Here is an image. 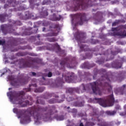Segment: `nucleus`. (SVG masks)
I'll list each match as a JSON object with an SVG mask.
<instances>
[{"mask_svg": "<svg viewBox=\"0 0 126 126\" xmlns=\"http://www.w3.org/2000/svg\"><path fill=\"white\" fill-rule=\"evenodd\" d=\"M121 22H126L124 20H116L114 22L112 23V26H116L118 25V24H120Z\"/></svg>", "mask_w": 126, "mask_h": 126, "instance_id": "5701e85b", "label": "nucleus"}, {"mask_svg": "<svg viewBox=\"0 0 126 126\" xmlns=\"http://www.w3.org/2000/svg\"><path fill=\"white\" fill-rule=\"evenodd\" d=\"M98 43H99V41L98 40H95L93 39L91 40V43L92 45H96V44H98Z\"/></svg>", "mask_w": 126, "mask_h": 126, "instance_id": "2f4dec72", "label": "nucleus"}, {"mask_svg": "<svg viewBox=\"0 0 126 126\" xmlns=\"http://www.w3.org/2000/svg\"><path fill=\"white\" fill-rule=\"evenodd\" d=\"M86 56L88 58V59H90V58H92V54L90 53H86Z\"/></svg>", "mask_w": 126, "mask_h": 126, "instance_id": "a18cd8bd", "label": "nucleus"}, {"mask_svg": "<svg viewBox=\"0 0 126 126\" xmlns=\"http://www.w3.org/2000/svg\"><path fill=\"white\" fill-rule=\"evenodd\" d=\"M97 126H112V125L105 122L102 119L97 118Z\"/></svg>", "mask_w": 126, "mask_h": 126, "instance_id": "4468645a", "label": "nucleus"}, {"mask_svg": "<svg viewBox=\"0 0 126 126\" xmlns=\"http://www.w3.org/2000/svg\"><path fill=\"white\" fill-rule=\"evenodd\" d=\"M20 18L22 20H27V19H30V18H32L34 17V15L32 13L27 11L26 12L25 16H23L22 14L19 15Z\"/></svg>", "mask_w": 126, "mask_h": 126, "instance_id": "f8f14e48", "label": "nucleus"}, {"mask_svg": "<svg viewBox=\"0 0 126 126\" xmlns=\"http://www.w3.org/2000/svg\"><path fill=\"white\" fill-rule=\"evenodd\" d=\"M72 113H77V110L76 109H73L72 110Z\"/></svg>", "mask_w": 126, "mask_h": 126, "instance_id": "864d4df0", "label": "nucleus"}, {"mask_svg": "<svg viewBox=\"0 0 126 126\" xmlns=\"http://www.w3.org/2000/svg\"><path fill=\"white\" fill-rule=\"evenodd\" d=\"M80 126H84V125H83V123H81L80 124Z\"/></svg>", "mask_w": 126, "mask_h": 126, "instance_id": "680f3d73", "label": "nucleus"}, {"mask_svg": "<svg viewBox=\"0 0 126 126\" xmlns=\"http://www.w3.org/2000/svg\"><path fill=\"white\" fill-rule=\"evenodd\" d=\"M58 33L56 32H49L45 34V37H53L54 36H57Z\"/></svg>", "mask_w": 126, "mask_h": 126, "instance_id": "393cba45", "label": "nucleus"}, {"mask_svg": "<svg viewBox=\"0 0 126 126\" xmlns=\"http://www.w3.org/2000/svg\"><path fill=\"white\" fill-rule=\"evenodd\" d=\"M60 64L62 67H64L66 65L67 67H70V64L69 63V59L68 58H65L60 63Z\"/></svg>", "mask_w": 126, "mask_h": 126, "instance_id": "ddd939ff", "label": "nucleus"}, {"mask_svg": "<svg viewBox=\"0 0 126 126\" xmlns=\"http://www.w3.org/2000/svg\"><path fill=\"white\" fill-rule=\"evenodd\" d=\"M97 8L96 9H93V11H96V10H97Z\"/></svg>", "mask_w": 126, "mask_h": 126, "instance_id": "e2e57ef3", "label": "nucleus"}, {"mask_svg": "<svg viewBox=\"0 0 126 126\" xmlns=\"http://www.w3.org/2000/svg\"><path fill=\"white\" fill-rule=\"evenodd\" d=\"M88 64H89V63H88V62H86L84 63L83 64H82V68H87V67H88Z\"/></svg>", "mask_w": 126, "mask_h": 126, "instance_id": "c9c22d12", "label": "nucleus"}, {"mask_svg": "<svg viewBox=\"0 0 126 126\" xmlns=\"http://www.w3.org/2000/svg\"><path fill=\"white\" fill-rule=\"evenodd\" d=\"M114 36H120L122 38H125L126 37V31L125 30L119 32H115L113 33Z\"/></svg>", "mask_w": 126, "mask_h": 126, "instance_id": "2eb2a0df", "label": "nucleus"}, {"mask_svg": "<svg viewBox=\"0 0 126 126\" xmlns=\"http://www.w3.org/2000/svg\"><path fill=\"white\" fill-rule=\"evenodd\" d=\"M113 67H114V68H121L122 67V63H114L112 64Z\"/></svg>", "mask_w": 126, "mask_h": 126, "instance_id": "4be33fe9", "label": "nucleus"}, {"mask_svg": "<svg viewBox=\"0 0 126 126\" xmlns=\"http://www.w3.org/2000/svg\"><path fill=\"white\" fill-rule=\"evenodd\" d=\"M94 71H96L94 72V76H93L94 79H95V76L97 75V73H99V72H106V70L105 69H101L99 70H98L97 69H95L94 70Z\"/></svg>", "mask_w": 126, "mask_h": 126, "instance_id": "412c9836", "label": "nucleus"}, {"mask_svg": "<svg viewBox=\"0 0 126 126\" xmlns=\"http://www.w3.org/2000/svg\"><path fill=\"white\" fill-rule=\"evenodd\" d=\"M62 97L63 98V99H64V95H63Z\"/></svg>", "mask_w": 126, "mask_h": 126, "instance_id": "338daca9", "label": "nucleus"}, {"mask_svg": "<svg viewBox=\"0 0 126 126\" xmlns=\"http://www.w3.org/2000/svg\"><path fill=\"white\" fill-rule=\"evenodd\" d=\"M37 31H38V29H37L36 30H34L33 31H32V32L30 31H27L23 32V35L29 36V35H31L32 34H33V33H37Z\"/></svg>", "mask_w": 126, "mask_h": 126, "instance_id": "a211bd4d", "label": "nucleus"}, {"mask_svg": "<svg viewBox=\"0 0 126 126\" xmlns=\"http://www.w3.org/2000/svg\"><path fill=\"white\" fill-rule=\"evenodd\" d=\"M50 109L48 110V107H41L40 106H33L28 108L27 110H19L17 108L13 109V113H15L18 116V119L24 118V121L29 122L31 120L30 117H33L35 122L38 123L41 119L45 120L50 118L52 115L58 113V110L56 109V106L53 105L50 107ZM43 116L41 114V112H47Z\"/></svg>", "mask_w": 126, "mask_h": 126, "instance_id": "f257e3e1", "label": "nucleus"}, {"mask_svg": "<svg viewBox=\"0 0 126 126\" xmlns=\"http://www.w3.org/2000/svg\"><path fill=\"white\" fill-rule=\"evenodd\" d=\"M59 27H60V25H59V24H56L55 25V27H54V29H58L59 28Z\"/></svg>", "mask_w": 126, "mask_h": 126, "instance_id": "6e6d98bb", "label": "nucleus"}, {"mask_svg": "<svg viewBox=\"0 0 126 126\" xmlns=\"http://www.w3.org/2000/svg\"><path fill=\"white\" fill-rule=\"evenodd\" d=\"M29 56H31L32 57H37V54H35V53H29Z\"/></svg>", "mask_w": 126, "mask_h": 126, "instance_id": "09e8293b", "label": "nucleus"}, {"mask_svg": "<svg viewBox=\"0 0 126 126\" xmlns=\"http://www.w3.org/2000/svg\"><path fill=\"white\" fill-rule=\"evenodd\" d=\"M116 125H117V126H120V125H121V122H116L115 123Z\"/></svg>", "mask_w": 126, "mask_h": 126, "instance_id": "4d7b16f0", "label": "nucleus"}, {"mask_svg": "<svg viewBox=\"0 0 126 126\" xmlns=\"http://www.w3.org/2000/svg\"><path fill=\"white\" fill-rule=\"evenodd\" d=\"M20 62L22 63L23 67H33V68H37L38 66L34 64H39L41 61L39 58L33 59L29 57L27 61H26L25 60L22 59L20 60Z\"/></svg>", "mask_w": 126, "mask_h": 126, "instance_id": "39448f33", "label": "nucleus"}, {"mask_svg": "<svg viewBox=\"0 0 126 126\" xmlns=\"http://www.w3.org/2000/svg\"><path fill=\"white\" fill-rule=\"evenodd\" d=\"M96 63L98 64H102L105 63V58H100L99 60L96 61Z\"/></svg>", "mask_w": 126, "mask_h": 126, "instance_id": "a878e982", "label": "nucleus"}, {"mask_svg": "<svg viewBox=\"0 0 126 126\" xmlns=\"http://www.w3.org/2000/svg\"><path fill=\"white\" fill-rule=\"evenodd\" d=\"M36 104H42V105H44V104H45V102L40 99L38 98L36 100Z\"/></svg>", "mask_w": 126, "mask_h": 126, "instance_id": "4c0bfd02", "label": "nucleus"}, {"mask_svg": "<svg viewBox=\"0 0 126 126\" xmlns=\"http://www.w3.org/2000/svg\"><path fill=\"white\" fill-rule=\"evenodd\" d=\"M66 100L68 102H71V101H73V100H74V98L70 96H67L66 98Z\"/></svg>", "mask_w": 126, "mask_h": 126, "instance_id": "a19ab883", "label": "nucleus"}, {"mask_svg": "<svg viewBox=\"0 0 126 126\" xmlns=\"http://www.w3.org/2000/svg\"><path fill=\"white\" fill-rule=\"evenodd\" d=\"M41 14H43L44 16H48V15H49V13H48V11H45L44 12H42Z\"/></svg>", "mask_w": 126, "mask_h": 126, "instance_id": "49530a36", "label": "nucleus"}, {"mask_svg": "<svg viewBox=\"0 0 126 126\" xmlns=\"http://www.w3.org/2000/svg\"><path fill=\"white\" fill-rule=\"evenodd\" d=\"M42 79L44 81L42 82V81H41L40 82V84L41 85H46V81H47V80H46V78H45L44 77H42Z\"/></svg>", "mask_w": 126, "mask_h": 126, "instance_id": "e433bc0d", "label": "nucleus"}, {"mask_svg": "<svg viewBox=\"0 0 126 126\" xmlns=\"http://www.w3.org/2000/svg\"><path fill=\"white\" fill-rule=\"evenodd\" d=\"M75 17L78 20L77 24H79V25H83L84 22H87L88 21V20L86 19L85 13H77L75 14Z\"/></svg>", "mask_w": 126, "mask_h": 126, "instance_id": "1a4fd4ad", "label": "nucleus"}, {"mask_svg": "<svg viewBox=\"0 0 126 126\" xmlns=\"http://www.w3.org/2000/svg\"><path fill=\"white\" fill-rule=\"evenodd\" d=\"M63 101H64V99H63V98L61 100L53 98L49 100L48 101V103H49V104H55V103H62V102H63Z\"/></svg>", "mask_w": 126, "mask_h": 126, "instance_id": "dca6fc26", "label": "nucleus"}, {"mask_svg": "<svg viewBox=\"0 0 126 126\" xmlns=\"http://www.w3.org/2000/svg\"><path fill=\"white\" fill-rule=\"evenodd\" d=\"M5 44V40H0V45H4Z\"/></svg>", "mask_w": 126, "mask_h": 126, "instance_id": "8fccbe9b", "label": "nucleus"}, {"mask_svg": "<svg viewBox=\"0 0 126 126\" xmlns=\"http://www.w3.org/2000/svg\"><path fill=\"white\" fill-rule=\"evenodd\" d=\"M74 37L78 43H85L83 40H85L86 38V33L83 32L78 31L75 33Z\"/></svg>", "mask_w": 126, "mask_h": 126, "instance_id": "6e6552de", "label": "nucleus"}, {"mask_svg": "<svg viewBox=\"0 0 126 126\" xmlns=\"http://www.w3.org/2000/svg\"><path fill=\"white\" fill-rule=\"evenodd\" d=\"M55 119H56L57 121H63L64 120V118L63 116H56L55 117Z\"/></svg>", "mask_w": 126, "mask_h": 126, "instance_id": "cd10ccee", "label": "nucleus"}, {"mask_svg": "<svg viewBox=\"0 0 126 126\" xmlns=\"http://www.w3.org/2000/svg\"><path fill=\"white\" fill-rule=\"evenodd\" d=\"M126 85H123V87L124 88H126Z\"/></svg>", "mask_w": 126, "mask_h": 126, "instance_id": "0e129e2a", "label": "nucleus"}, {"mask_svg": "<svg viewBox=\"0 0 126 126\" xmlns=\"http://www.w3.org/2000/svg\"><path fill=\"white\" fill-rule=\"evenodd\" d=\"M106 76H107L106 75L102 76L101 80H98L96 82L90 83L94 94L96 95L98 94L99 95H102V90L99 87H109L110 89H108L109 92H110L111 90H112L111 80H113V76L110 77V78L106 77Z\"/></svg>", "mask_w": 126, "mask_h": 126, "instance_id": "f03ea898", "label": "nucleus"}, {"mask_svg": "<svg viewBox=\"0 0 126 126\" xmlns=\"http://www.w3.org/2000/svg\"><path fill=\"white\" fill-rule=\"evenodd\" d=\"M125 109H126V105L124 106Z\"/></svg>", "mask_w": 126, "mask_h": 126, "instance_id": "774afa93", "label": "nucleus"}, {"mask_svg": "<svg viewBox=\"0 0 126 126\" xmlns=\"http://www.w3.org/2000/svg\"><path fill=\"white\" fill-rule=\"evenodd\" d=\"M94 99L102 107H108V104L110 106H113L115 103V98L114 95L111 94L107 96L106 99L101 98H95Z\"/></svg>", "mask_w": 126, "mask_h": 126, "instance_id": "423d86ee", "label": "nucleus"}, {"mask_svg": "<svg viewBox=\"0 0 126 126\" xmlns=\"http://www.w3.org/2000/svg\"><path fill=\"white\" fill-rule=\"evenodd\" d=\"M27 99H28L29 100H30V101H32V100H33V98L31 97V96L30 95H27Z\"/></svg>", "mask_w": 126, "mask_h": 126, "instance_id": "3c124183", "label": "nucleus"}, {"mask_svg": "<svg viewBox=\"0 0 126 126\" xmlns=\"http://www.w3.org/2000/svg\"><path fill=\"white\" fill-rule=\"evenodd\" d=\"M23 90L24 91H25V92H30V91H31V88H24Z\"/></svg>", "mask_w": 126, "mask_h": 126, "instance_id": "37998d69", "label": "nucleus"}, {"mask_svg": "<svg viewBox=\"0 0 126 126\" xmlns=\"http://www.w3.org/2000/svg\"><path fill=\"white\" fill-rule=\"evenodd\" d=\"M5 17V15H4V14L0 15V21H1V22H3V21H4Z\"/></svg>", "mask_w": 126, "mask_h": 126, "instance_id": "f704fd0d", "label": "nucleus"}, {"mask_svg": "<svg viewBox=\"0 0 126 126\" xmlns=\"http://www.w3.org/2000/svg\"><path fill=\"white\" fill-rule=\"evenodd\" d=\"M52 96L55 98H59V95H56L55 94H47L48 98L45 97V99H49V98H51V97H52Z\"/></svg>", "mask_w": 126, "mask_h": 126, "instance_id": "bb28decb", "label": "nucleus"}, {"mask_svg": "<svg viewBox=\"0 0 126 126\" xmlns=\"http://www.w3.org/2000/svg\"><path fill=\"white\" fill-rule=\"evenodd\" d=\"M7 95L9 97L11 102H12L14 104H16V105L18 104L21 105L22 108H24L27 105H29V100L26 101V103L23 104L24 103V98H23V97L25 95V92L23 91L9 92L7 93Z\"/></svg>", "mask_w": 126, "mask_h": 126, "instance_id": "7ed1b4c3", "label": "nucleus"}, {"mask_svg": "<svg viewBox=\"0 0 126 126\" xmlns=\"http://www.w3.org/2000/svg\"><path fill=\"white\" fill-rule=\"evenodd\" d=\"M120 29H126V25L119 26Z\"/></svg>", "mask_w": 126, "mask_h": 126, "instance_id": "de8ad7c7", "label": "nucleus"}, {"mask_svg": "<svg viewBox=\"0 0 126 126\" xmlns=\"http://www.w3.org/2000/svg\"><path fill=\"white\" fill-rule=\"evenodd\" d=\"M85 91H90V88H89V85H84V84H82L80 86L79 88H77L76 89V92L77 93H78V94H80V93H83L85 92Z\"/></svg>", "mask_w": 126, "mask_h": 126, "instance_id": "9b49d317", "label": "nucleus"}, {"mask_svg": "<svg viewBox=\"0 0 126 126\" xmlns=\"http://www.w3.org/2000/svg\"><path fill=\"white\" fill-rule=\"evenodd\" d=\"M45 90V88L44 87H40L37 89L34 90V92L35 93H40L41 92H43Z\"/></svg>", "mask_w": 126, "mask_h": 126, "instance_id": "b1692460", "label": "nucleus"}, {"mask_svg": "<svg viewBox=\"0 0 126 126\" xmlns=\"http://www.w3.org/2000/svg\"><path fill=\"white\" fill-rule=\"evenodd\" d=\"M61 19H62V16L61 15L57 16L55 13L53 14L51 18V20H52V21H60Z\"/></svg>", "mask_w": 126, "mask_h": 126, "instance_id": "f3484780", "label": "nucleus"}, {"mask_svg": "<svg viewBox=\"0 0 126 126\" xmlns=\"http://www.w3.org/2000/svg\"><path fill=\"white\" fill-rule=\"evenodd\" d=\"M25 9V8L24 6H20L19 7L17 8V10L20 11V10H24Z\"/></svg>", "mask_w": 126, "mask_h": 126, "instance_id": "c03bdc74", "label": "nucleus"}, {"mask_svg": "<svg viewBox=\"0 0 126 126\" xmlns=\"http://www.w3.org/2000/svg\"><path fill=\"white\" fill-rule=\"evenodd\" d=\"M54 47H56L58 50V51H60L61 50V47L59 45H58V43H56L54 44Z\"/></svg>", "mask_w": 126, "mask_h": 126, "instance_id": "79ce46f5", "label": "nucleus"}, {"mask_svg": "<svg viewBox=\"0 0 126 126\" xmlns=\"http://www.w3.org/2000/svg\"><path fill=\"white\" fill-rule=\"evenodd\" d=\"M7 3L8 4H5L4 5V8H5V9L10 6L15 7V6H17L18 4L21 3L19 1H16V0H7Z\"/></svg>", "mask_w": 126, "mask_h": 126, "instance_id": "9d476101", "label": "nucleus"}, {"mask_svg": "<svg viewBox=\"0 0 126 126\" xmlns=\"http://www.w3.org/2000/svg\"><path fill=\"white\" fill-rule=\"evenodd\" d=\"M43 76H45L46 77H52V76H53V73H52V72H49L48 74L44 73Z\"/></svg>", "mask_w": 126, "mask_h": 126, "instance_id": "473e14b6", "label": "nucleus"}, {"mask_svg": "<svg viewBox=\"0 0 126 126\" xmlns=\"http://www.w3.org/2000/svg\"><path fill=\"white\" fill-rule=\"evenodd\" d=\"M112 31H120V30H122V29L120 28V26H118L117 28H112Z\"/></svg>", "mask_w": 126, "mask_h": 126, "instance_id": "ea45409f", "label": "nucleus"}, {"mask_svg": "<svg viewBox=\"0 0 126 126\" xmlns=\"http://www.w3.org/2000/svg\"><path fill=\"white\" fill-rule=\"evenodd\" d=\"M26 54L24 52H19L17 54V56L19 57H24Z\"/></svg>", "mask_w": 126, "mask_h": 126, "instance_id": "58836bf2", "label": "nucleus"}, {"mask_svg": "<svg viewBox=\"0 0 126 126\" xmlns=\"http://www.w3.org/2000/svg\"><path fill=\"white\" fill-rule=\"evenodd\" d=\"M32 74L33 76H35V75H36V73L34 72H32Z\"/></svg>", "mask_w": 126, "mask_h": 126, "instance_id": "13d9d810", "label": "nucleus"}, {"mask_svg": "<svg viewBox=\"0 0 126 126\" xmlns=\"http://www.w3.org/2000/svg\"><path fill=\"white\" fill-rule=\"evenodd\" d=\"M8 79L10 81H11V85L15 87H17L18 85H24V84L28 83V80L24 78H21L19 81H15V78L12 75L9 76Z\"/></svg>", "mask_w": 126, "mask_h": 126, "instance_id": "0eeeda50", "label": "nucleus"}, {"mask_svg": "<svg viewBox=\"0 0 126 126\" xmlns=\"http://www.w3.org/2000/svg\"><path fill=\"white\" fill-rule=\"evenodd\" d=\"M80 49L81 50V51H84V52H88V51L90 50L88 48V46L86 45H80Z\"/></svg>", "mask_w": 126, "mask_h": 126, "instance_id": "aec40b11", "label": "nucleus"}, {"mask_svg": "<svg viewBox=\"0 0 126 126\" xmlns=\"http://www.w3.org/2000/svg\"><path fill=\"white\" fill-rule=\"evenodd\" d=\"M60 80L59 81L60 84H63V79H60Z\"/></svg>", "mask_w": 126, "mask_h": 126, "instance_id": "5fc2aeb1", "label": "nucleus"}, {"mask_svg": "<svg viewBox=\"0 0 126 126\" xmlns=\"http://www.w3.org/2000/svg\"><path fill=\"white\" fill-rule=\"evenodd\" d=\"M95 123L91 122H87L85 125V126H94Z\"/></svg>", "mask_w": 126, "mask_h": 126, "instance_id": "7c9ffc66", "label": "nucleus"}, {"mask_svg": "<svg viewBox=\"0 0 126 126\" xmlns=\"http://www.w3.org/2000/svg\"><path fill=\"white\" fill-rule=\"evenodd\" d=\"M47 40L48 41V42H56L58 41V39H57L56 37H51V38H47Z\"/></svg>", "mask_w": 126, "mask_h": 126, "instance_id": "c756f323", "label": "nucleus"}, {"mask_svg": "<svg viewBox=\"0 0 126 126\" xmlns=\"http://www.w3.org/2000/svg\"><path fill=\"white\" fill-rule=\"evenodd\" d=\"M73 75H70V76H67L65 78V80L66 82H68V83H70L72 80H73Z\"/></svg>", "mask_w": 126, "mask_h": 126, "instance_id": "6ab92c4d", "label": "nucleus"}, {"mask_svg": "<svg viewBox=\"0 0 126 126\" xmlns=\"http://www.w3.org/2000/svg\"><path fill=\"white\" fill-rule=\"evenodd\" d=\"M97 0H74L73 3L75 5L74 9L75 11L77 10H81L85 9L87 7L91 6H97L98 3H96ZM111 0H99V1H109Z\"/></svg>", "mask_w": 126, "mask_h": 126, "instance_id": "20e7f679", "label": "nucleus"}, {"mask_svg": "<svg viewBox=\"0 0 126 126\" xmlns=\"http://www.w3.org/2000/svg\"><path fill=\"white\" fill-rule=\"evenodd\" d=\"M32 86H33V87H37V84H32Z\"/></svg>", "mask_w": 126, "mask_h": 126, "instance_id": "bf43d9fd", "label": "nucleus"}, {"mask_svg": "<svg viewBox=\"0 0 126 126\" xmlns=\"http://www.w3.org/2000/svg\"><path fill=\"white\" fill-rule=\"evenodd\" d=\"M46 30V28H45V27H44V28H43V29H42V31H43V32H44V31Z\"/></svg>", "mask_w": 126, "mask_h": 126, "instance_id": "052dcab7", "label": "nucleus"}, {"mask_svg": "<svg viewBox=\"0 0 126 126\" xmlns=\"http://www.w3.org/2000/svg\"><path fill=\"white\" fill-rule=\"evenodd\" d=\"M106 114H107L108 116H114V115L117 114V112L116 111H107Z\"/></svg>", "mask_w": 126, "mask_h": 126, "instance_id": "c85d7f7f", "label": "nucleus"}, {"mask_svg": "<svg viewBox=\"0 0 126 126\" xmlns=\"http://www.w3.org/2000/svg\"><path fill=\"white\" fill-rule=\"evenodd\" d=\"M37 38H40V35H39V34H38V35H37Z\"/></svg>", "mask_w": 126, "mask_h": 126, "instance_id": "69168bd1", "label": "nucleus"}, {"mask_svg": "<svg viewBox=\"0 0 126 126\" xmlns=\"http://www.w3.org/2000/svg\"><path fill=\"white\" fill-rule=\"evenodd\" d=\"M66 92L67 93H69L70 94H72L73 93V89L70 88L66 89Z\"/></svg>", "mask_w": 126, "mask_h": 126, "instance_id": "72a5a7b5", "label": "nucleus"}, {"mask_svg": "<svg viewBox=\"0 0 126 126\" xmlns=\"http://www.w3.org/2000/svg\"><path fill=\"white\" fill-rule=\"evenodd\" d=\"M112 54L114 56H116V55H118V54H119V52L118 51L112 52Z\"/></svg>", "mask_w": 126, "mask_h": 126, "instance_id": "603ef678", "label": "nucleus"}]
</instances>
